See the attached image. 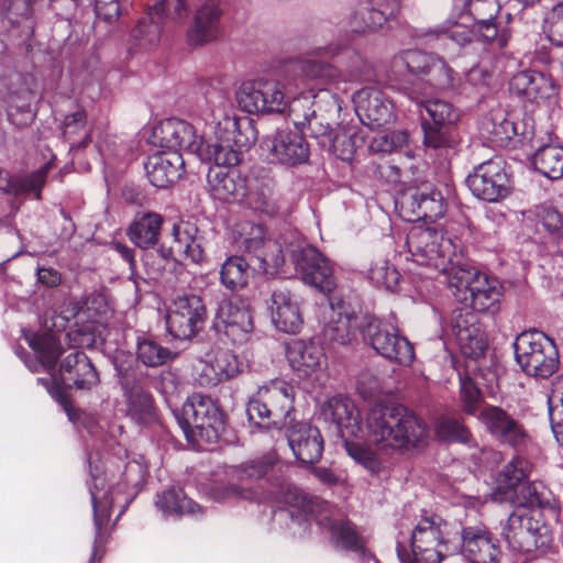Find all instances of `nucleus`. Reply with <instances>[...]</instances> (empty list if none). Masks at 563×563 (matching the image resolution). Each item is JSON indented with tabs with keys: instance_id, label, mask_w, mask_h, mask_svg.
Returning a JSON list of instances; mask_svg holds the SVG:
<instances>
[{
	"instance_id": "1",
	"label": "nucleus",
	"mask_w": 563,
	"mask_h": 563,
	"mask_svg": "<svg viewBox=\"0 0 563 563\" xmlns=\"http://www.w3.org/2000/svg\"><path fill=\"white\" fill-rule=\"evenodd\" d=\"M525 464L523 460L516 457L505 465L492 499L517 507L507 520L504 537L514 551L531 553L547 548L551 538L548 528L534 520L530 514L529 508L539 505L540 498L534 485L523 483L527 477Z\"/></svg>"
},
{
	"instance_id": "2",
	"label": "nucleus",
	"mask_w": 563,
	"mask_h": 563,
	"mask_svg": "<svg viewBox=\"0 0 563 563\" xmlns=\"http://www.w3.org/2000/svg\"><path fill=\"white\" fill-rule=\"evenodd\" d=\"M366 431L368 441L387 455L418 446L428 434L427 424L413 412L383 404L367 412Z\"/></svg>"
},
{
	"instance_id": "3",
	"label": "nucleus",
	"mask_w": 563,
	"mask_h": 563,
	"mask_svg": "<svg viewBox=\"0 0 563 563\" xmlns=\"http://www.w3.org/2000/svg\"><path fill=\"white\" fill-rule=\"evenodd\" d=\"M300 98H317L319 101L328 103L327 113L330 115L339 114L342 109V100L327 89L320 88L318 95L294 96V92L286 85L276 79L258 78L252 81L243 82L236 91V101L239 107L247 113H273L283 112L294 100Z\"/></svg>"
},
{
	"instance_id": "4",
	"label": "nucleus",
	"mask_w": 563,
	"mask_h": 563,
	"mask_svg": "<svg viewBox=\"0 0 563 563\" xmlns=\"http://www.w3.org/2000/svg\"><path fill=\"white\" fill-rule=\"evenodd\" d=\"M406 245L413 262L443 274L448 282L453 272L467 263L459 241L435 228L412 227L407 234Z\"/></svg>"
},
{
	"instance_id": "5",
	"label": "nucleus",
	"mask_w": 563,
	"mask_h": 563,
	"mask_svg": "<svg viewBox=\"0 0 563 563\" xmlns=\"http://www.w3.org/2000/svg\"><path fill=\"white\" fill-rule=\"evenodd\" d=\"M289 120L295 128L309 130V135L331 155L342 161L352 159L356 150L355 135L341 126L333 129L309 98L292 101Z\"/></svg>"
},
{
	"instance_id": "6",
	"label": "nucleus",
	"mask_w": 563,
	"mask_h": 563,
	"mask_svg": "<svg viewBox=\"0 0 563 563\" xmlns=\"http://www.w3.org/2000/svg\"><path fill=\"white\" fill-rule=\"evenodd\" d=\"M295 389L283 379H273L258 387L249 399L246 415L250 422L266 429L286 428L294 411Z\"/></svg>"
},
{
	"instance_id": "7",
	"label": "nucleus",
	"mask_w": 563,
	"mask_h": 563,
	"mask_svg": "<svg viewBox=\"0 0 563 563\" xmlns=\"http://www.w3.org/2000/svg\"><path fill=\"white\" fill-rule=\"evenodd\" d=\"M174 416L189 442L214 443L224 431V416L217 402L207 395L195 393Z\"/></svg>"
},
{
	"instance_id": "8",
	"label": "nucleus",
	"mask_w": 563,
	"mask_h": 563,
	"mask_svg": "<svg viewBox=\"0 0 563 563\" xmlns=\"http://www.w3.org/2000/svg\"><path fill=\"white\" fill-rule=\"evenodd\" d=\"M232 242L241 251L252 256L253 271L274 275L285 263L280 244L267 236L261 223L238 222L232 231Z\"/></svg>"
},
{
	"instance_id": "9",
	"label": "nucleus",
	"mask_w": 563,
	"mask_h": 563,
	"mask_svg": "<svg viewBox=\"0 0 563 563\" xmlns=\"http://www.w3.org/2000/svg\"><path fill=\"white\" fill-rule=\"evenodd\" d=\"M89 471L91 476V485L89 492L91 496V504L93 509V522L96 528L95 547L101 542V529L107 525L110 511L115 500V497L123 492L128 486V479L124 483L114 482L115 476L110 471L112 461L107 459L102 462L101 457L96 454H90ZM97 555V550H93L90 563Z\"/></svg>"
},
{
	"instance_id": "10",
	"label": "nucleus",
	"mask_w": 563,
	"mask_h": 563,
	"mask_svg": "<svg viewBox=\"0 0 563 563\" xmlns=\"http://www.w3.org/2000/svg\"><path fill=\"white\" fill-rule=\"evenodd\" d=\"M514 350L517 363L528 376L544 379L559 368L558 347L554 341L541 331L520 333L514 342Z\"/></svg>"
},
{
	"instance_id": "11",
	"label": "nucleus",
	"mask_w": 563,
	"mask_h": 563,
	"mask_svg": "<svg viewBox=\"0 0 563 563\" xmlns=\"http://www.w3.org/2000/svg\"><path fill=\"white\" fill-rule=\"evenodd\" d=\"M438 517L421 518L410 533L409 544L398 540L397 555L401 563H440L446 545Z\"/></svg>"
},
{
	"instance_id": "12",
	"label": "nucleus",
	"mask_w": 563,
	"mask_h": 563,
	"mask_svg": "<svg viewBox=\"0 0 563 563\" xmlns=\"http://www.w3.org/2000/svg\"><path fill=\"white\" fill-rule=\"evenodd\" d=\"M449 286L454 289L453 294L460 301L468 302L473 310L490 311L497 310L501 292L498 283L489 279L468 263L463 268L453 272L449 279Z\"/></svg>"
},
{
	"instance_id": "13",
	"label": "nucleus",
	"mask_w": 563,
	"mask_h": 563,
	"mask_svg": "<svg viewBox=\"0 0 563 563\" xmlns=\"http://www.w3.org/2000/svg\"><path fill=\"white\" fill-rule=\"evenodd\" d=\"M391 71L395 76L426 80L439 89H445L453 82V69L445 60L420 49H404L395 55Z\"/></svg>"
},
{
	"instance_id": "14",
	"label": "nucleus",
	"mask_w": 563,
	"mask_h": 563,
	"mask_svg": "<svg viewBox=\"0 0 563 563\" xmlns=\"http://www.w3.org/2000/svg\"><path fill=\"white\" fill-rule=\"evenodd\" d=\"M361 328L364 339L383 357L399 365L408 366L412 363L413 346L391 321L365 317Z\"/></svg>"
},
{
	"instance_id": "15",
	"label": "nucleus",
	"mask_w": 563,
	"mask_h": 563,
	"mask_svg": "<svg viewBox=\"0 0 563 563\" xmlns=\"http://www.w3.org/2000/svg\"><path fill=\"white\" fill-rule=\"evenodd\" d=\"M188 14L187 0H155L146 16L142 18L133 30L132 38L140 48L154 47L161 40L163 19L180 23Z\"/></svg>"
},
{
	"instance_id": "16",
	"label": "nucleus",
	"mask_w": 563,
	"mask_h": 563,
	"mask_svg": "<svg viewBox=\"0 0 563 563\" xmlns=\"http://www.w3.org/2000/svg\"><path fill=\"white\" fill-rule=\"evenodd\" d=\"M289 256L305 284L322 294H330L335 288L332 266L314 246L297 243L291 245Z\"/></svg>"
},
{
	"instance_id": "17",
	"label": "nucleus",
	"mask_w": 563,
	"mask_h": 563,
	"mask_svg": "<svg viewBox=\"0 0 563 563\" xmlns=\"http://www.w3.org/2000/svg\"><path fill=\"white\" fill-rule=\"evenodd\" d=\"M213 329L234 344L246 342L254 330L250 305L240 298H222L218 302Z\"/></svg>"
},
{
	"instance_id": "18",
	"label": "nucleus",
	"mask_w": 563,
	"mask_h": 563,
	"mask_svg": "<svg viewBox=\"0 0 563 563\" xmlns=\"http://www.w3.org/2000/svg\"><path fill=\"white\" fill-rule=\"evenodd\" d=\"M206 314V307L200 297H179L166 313L167 332L174 339L190 340L202 329Z\"/></svg>"
},
{
	"instance_id": "19",
	"label": "nucleus",
	"mask_w": 563,
	"mask_h": 563,
	"mask_svg": "<svg viewBox=\"0 0 563 563\" xmlns=\"http://www.w3.org/2000/svg\"><path fill=\"white\" fill-rule=\"evenodd\" d=\"M465 183L476 198L488 202L503 200L510 190L509 176L500 159H488L477 165Z\"/></svg>"
},
{
	"instance_id": "20",
	"label": "nucleus",
	"mask_w": 563,
	"mask_h": 563,
	"mask_svg": "<svg viewBox=\"0 0 563 563\" xmlns=\"http://www.w3.org/2000/svg\"><path fill=\"white\" fill-rule=\"evenodd\" d=\"M400 217L408 222L419 220L434 221L445 212L444 199L439 190L430 185L409 188L397 199Z\"/></svg>"
},
{
	"instance_id": "21",
	"label": "nucleus",
	"mask_w": 563,
	"mask_h": 563,
	"mask_svg": "<svg viewBox=\"0 0 563 563\" xmlns=\"http://www.w3.org/2000/svg\"><path fill=\"white\" fill-rule=\"evenodd\" d=\"M201 137L197 136L195 128L180 119L170 118L155 124L148 135V143L155 147L166 148L168 151L183 150L188 154L202 155L199 147Z\"/></svg>"
},
{
	"instance_id": "22",
	"label": "nucleus",
	"mask_w": 563,
	"mask_h": 563,
	"mask_svg": "<svg viewBox=\"0 0 563 563\" xmlns=\"http://www.w3.org/2000/svg\"><path fill=\"white\" fill-rule=\"evenodd\" d=\"M319 416L341 438H357L361 433V418L352 399L343 394L328 397L319 407Z\"/></svg>"
},
{
	"instance_id": "23",
	"label": "nucleus",
	"mask_w": 563,
	"mask_h": 563,
	"mask_svg": "<svg viewBox=\"0 0 563 563\" xmlns=\"http://www.w3.org/2000/svg\"><path fill=\"white\" fill-rule=\"evenodd\" d=\"M353 101L360 121L371 129L387 126L396 120L391 101L376 87L362 88Z\"/></svg>"
},
{
	"instance_id": "24",
	"label": "nucleus",
	"mask_w": 563,
	"mask_h": 563,
	"mask_svg": "<svg viewBox=\"0 0 563 563\" xmlns=\"http://www.w3.org/2000/svg\"><path fill=\"white\" fill-rule=\"evenodd\" d=\"M296 130H278L265 141L272 162L295 167L309 161V144L302 135L306 129L296 128Z\"/></svg>"
},
{
	"instance_id": "25",
	"label": "nucleus",
	"mask_w": 563,
	"mask_h": 563,
	"mask_svg": "<svg viewBox=\"0 0 563 563\" xmlns=\"http://www.w3.org/2000/svg\"><path fill=\"white\" fill-rule=\"evenodd\" d=\"M451 331L464 356L477 358L487 349V336L478 324L477 316L467 309L454 310Z\"/></svg>"
},
{
	"instance_id": "26",
	"label": "nucleus",
	"mask_w": 563,
	"mask_h": 563,
	"mask_svg": "<svg viewBox=\"0 0 563 563\" xmlns=\"http://www.w3.org/2000/svg\"><path fill=\"white\" fill-rule=\"evenodd\" d=\"M463 3V9L475 22L477 33L484 41L495 43L499 48L505 47L510 38L506 29H499L494 22L499 12L496 0H455Z\"/></svg>"
},
{
	"instance_id": "27",
	"label": "nucleus",
	"mask_w": 563,
	"mask_h": 563,
	"mask_svg": "<svg viewBox=\"0 0 563 563\" xmlns=\"http://www.w3.org/2000/svg\"><path fill=\"white\" fill-rule=\"evenodd\" d=\"M199 90L212 117V124L218 123L219 130L223 125L224 130L232 131L238 122L231 113L232 106L225 81L221 77H208L200 81Z\"/></svg>"
},
{
	"instance_id": "28",
	"label": "nucleus",
	"mask_w": 563,
	"mask_h": 563,
	"mask_svg": "<svg viewBox=\"0 0 563 563\" xmlns=\"http://www.w3.org/2000/svg\"><path fill=\"white\" fill-rule=\"evenodd\" d=\"M478 419L486 430L504 444L516 448L526 444L528 440V434L523 427L499 407H484L479 412Z\"/></svg>"
},
{
	"instance_id": "29",
	"label": "nucleus",
	"mask_w": 563,
	"mask_h": 563,
	"mask_svg": "<svg viewBox=\"0 0 563 563\" xmlns=\"http://www.w3.org/2000/svg\"><path fill=\"white\" fill-rule=\"evenodd\" d=\"M398 13V4L383 0H358L350 16L354 33L365 34L377 31Z\"/></svg>"
},
{
	"instance_id": "30",
	"label": "nucleus",
	"mask_w": 563,
	"mask_h": 563,
	"mask_svg": "<svg viewBox=\"0 0 563 563\" xmlns=\"http://www.w3.org/2000/svg\"><path fill=\"white\" fill-rule=\"evenodd\" d=\"M460 554L465 563H499L501 552L486 530L466 527L461 532Z\"/></svg>"
},
{
	"instance_id": "31",
	"label": "nucleus",
	"mask_w": 563,
	"mask_h": 563,
	"mask_svg": "<svg viewBox=\"0 0 563 563\" xmlns=\"http://www.w3.org/2000/svg\"><path fill=\"white\" fill-rule=\"evenodd\" d=\"M286 428L287 441L296 459L302 464L318 462L323 452V440L319 429L307 422H296Z\"/></svg>"
},
{
	"instance_id": "32",
	"label": "nucleus",
	"mask_w": 563,
	"mask_h": 563,
	"mask_svg": "<svg viewBox=\"0 0 563 563\" xmlns=\"http://www.w3.org/2000/svg\"><path fill=\"white\" fill-rule=\"evenodd\" d=\"M221 15L220 0H205L187 31L188 43L200 46L216 41L221 34Z\"/></svg>"
},
{
	"instance_id": "33",
	"label": "nucleus",
	"mask_w": 563,
	"mask_h": 563,
	"mask_svg": "<svg viewBox=\"0 0 563 563\" xmlns=\"http://www.w3.org/2000/svg\"><path fill=\"white\" fill-rule=\"evenodd\" d=\"M144 167L154 187L166 188L181 177L185 159L178 151L158 152L147 157Z\"/></svg>"
},
{
	"instance_id": "34",
	"label": "nucleus",
	"mask_w": 563,
	"mask_h": 563,
	"mask_svg": "<svg viewBox=\"0 0 563 563\" xmlns=\"http://www.w3.org/2000/svg\"><path fill=\"white\" fill-rule=\"evenodd\" d=\"M268 309L277 330L285 333L299 332L302 325L301 313L297 300L287 288L278 287L272 291Z\"/></svg>"
},
{
	"instance_id": "35",
	"label": "nucleus",
	"mask_w": 563,
	"mask_h": 563,
	"mask_svg": "<svg viewBox=\"0 0 563 563\" xmlns=\"http://www.w3.org/2000/svg\"><path fill=\"white\" fill-rule=\"evenodd\" d=\"M509 89L534 102L550 101L558 96V86L553 78L537 70H522L515 74L509 81Z\"/></svg>"
},
{
	"instance_id": "36",
	"label": "nucleus",
	"mask_w": 563,
	"mask_h": 563,
	"mask_svg": "<svg viewBox=\"0 0 563 563\" xmlns=\"http://www.w3.org/2000/svg\"><path fill=\"white\" fill-rule=\"evenodd\" d=\"M210 195L220 201H242L246 196L247 180L236 169L210 166L207 174Z\"/></svg>"
},
{
	"instance_id": "37",
	"label": "nucleus",
	"mask_w": 563,
	"mask_h": 563,
	"mask_svg": "<svg viewBox=\"0 0 563 563\" xmlns=\"http://www.w3.org/2000/svg\"><path fill=\"white\" fill-rule=\"evenodd\" d=\"M236 129L238 124L229 132L223 129V125L219 130L218 123L214 124V135L217 141L212 144H206L201 137L199 147H201V152H205L207 155L206 157L202 155L195 156L201 162H213V166H219L222 169H235L234 167L241 161V153L232 144Z\"/></svg>"
},
{
	"instance_id": "38",
	"label": "nucleus",
	"mask_w": 563,
	"mask_h": 563,
	"mask_svg": "<svg viewBox=\"0 0 563 563\" xmlns=\"http://www.w3.org/2000/svg\"><path fill=\"white\" fill-rule=\"evenodd\" d=\"M60 375L65 384H73L76 389L90 390L99 384V375L84 352L68 354L60 365Z\"/></svg>"
},
{
	"instance_id": "39",
	"label": "nucleus",
	"mask_w": 563,
	"mask_h": 563,
	"mask_svg": "<svg viewBox=\"0 0 563 563\" xmlns=\"http://www.w3.org/2000/svg\"><path fill=\"white\" fill-rule=\"evenodd\" d=\"M276 499L289 505V509H278L274 512L276 519L289 517L292 522L301 525L313 517V503L296 486L285 479L278 485L275 492Z\"/></svg>"
},
{
	"instance_id": "40",
	"label": "nucleus",
	"mask_w": 563,
	"mask_h": 563,
	"mask_svg": "<svg viewBox=\"0 0 563 563\" xmlns=\"http://www.w3.org/2000/svg\"><path fill=\"white\" fill-rule=\"evenodd\" d=\"M328 321L323 328V335L331 342L349 344L356 334L357 318L350 313L343 301H330Z\"/></svg>"
},
{
	"instance_id": "41",
	"label": "nucleus",
	"mask_w": 563,
	"mask_h": 563,
	"mask_svg": "<svg viewBox=\"0 0 563 563\" xmlns=\"http://www.w3.org/2000/svg\"><path fill=\"white\" fill-rule=\"evenodd\" d=\"M286 357L299 377H308L321 367L324 355L318 344L294 340L287 345Z\"/></svg>"
},
{
	"instance_id": "42",
	"label": "nucleus",
	"mask_w": 563,
	"mask_h": 563,
	"mask_svg": "<svg viewBox=\"0 0 563 563\" xmlns=\"http://www.w3.org/2000/svg\"><path fill=\"white\" fill-rule=\"evenodd\" d=\"M274 187V180L268 175L254 177L247 180L244 199L254 211L273 217L279 210Z\"/></svg>"
},
{
	"instance_id": "43",
	"label": "nucleus",
	"mask_w": 563,
	"mask_h": 563,
	"mask_svg": "<svg viewBox=\"0 0 563 563\" xmlns=\"http://www.w3.org/2000/svg\"><path fill=\"white\" fill-rule=\"evenodd\" d=\"M128 416L139 424L155 420V408L152 395L137 382H123Z\"/></svg>"
},
{
	"instance_id": "44",
	"label": "nucleus",
	"mask_w": 563,
	"mask_h": 563,
	"mask_svg": "<svg viewBox=\"0 0 563 563\" xmlns=\"http://www.w3.org/2000/svg\"><path fill=\"white\" fill-rule=\"evenodd\" d=\"M423 145L440 153L455 152L461 143V134L456 125H437L424 118L421 119Z\"/></svg>"
},
{
	"instance_id": "45",
	"label": "nucleus",
	"mask_w": 563,
	"mask_h": 563,
	"mask_svg": "<svg viewBox=\"0 0 563 563\" xmlns=\"http://www.w3.org/2000/svg\"><path fill=\"white\" fill-rule=\"evenodd\" d=\"M24 338L30 347L38 356V366L45 367L48 371L53 369L58 357L63 353L60 340L56 336V334L52 332H45L42 334L24 332ZM27 366L32 371H37V365L34 367L31 365Z\"/></svg>"
},
{
	"instance_id": "46",
	"label": "nucleus",
	"mask_w": 563,
	"mask_h": 563,
	"mask_svg": "<svg viewBox=\"0 0 563 563\" xmlns=\"http://www.w3.org/2000/svg\"><path fill=\"white\" fill-rule=\"evenodd\" d=\"M155 506L165 517L196 516L201 512L199 505L188 498L179 487H172L158 493Z\"/></svg>"
},
{
	"instance_id": "47",
	"label": "nucleus",
	"mask_w": 563,
	"mask_h": 563,
	"mask_svg": "<svg viewBox=\"0 0 563 563\" xmlns=\"http://www.w3.org/2000/svg\"><path fill=\"white\" fill-rule=\"evenodd\" d=\"M163 218L154 212L136 214L129 228L130 240L141 249L156 244L161 232Z\"/></svg>"
},
{
	"instance_id": "48",
	"label": "nucleus",
	"mask_w": 563,
	"mask_h": 563,
	"mask_svg": "<svg viewBox=\"0 0 563 563\" xmlns=\"http://www.w3.org/2000/svg\"><path fill=\"white\" fill-rule=\"evenodd\" d=\"M318 523L328 529L338 549L364 553V542L350 521L323 517L318 519Z\"/></svg>"
},
{
	"instance_id": "49",
	"label": "nucleus",
	"mask_w": 563,
	"mask_h": 563,
	"mask_svg": "<svg viewBox=\"0 0 563 563\" xmlns=\"http://www.w3.org/2000/svg\"><path fill=\"white\" fill-rule=\"evenodd\" d=\"M493 68L488 60L482 59L478 64L472 66L464 73L463 77L454 78L452 86L445 89H452L461 95L472 96L486 88L492 79Z\"/></svg>"
},
{
	"instance_id": "50",
	"label": "nucleus",
	"mask_w": 563,
	"mask_h": 563,
	"mask_svg": "<svg viewBox=\"0 0 563 563\" xmlns=\"http://www.w3.org/2000/svg\"><path fill=\"white\" fill-rule=\"evenodd\" d=\"M534 168L551 180L563 179V146L544 145L532 156Z\"/></svg>"
},
{
	"instance_id": "51",
	"label": "nucleus",
	"mask_w": 563,
	"mask_h": 563,
	"mask_svg": "<svg viewBox=\"0 0 563 563\" xmlns=\"http://www.w3.org/2000/svg\"><path fill=\"white\" fill-rule=\"evenodd\" d=\"M255 263H249L243 256L233 255L225 260L221 266L220 279L230 290L244 288L250 279Z\"/></svg>"
},
{
	"instance_id": "52",
	"label": "nucleus",
	"mask_w": 563,
	"mask_h": 563,
	"mask_svg": "<svg viewBox=\"0 0 563 563\" xmlns=\"http://www.w3.org/2000/svg\"><path fill=\"white\" fill-rule=\"evenodd\" d=\"M373 68L371 64L357 52L346 49L343 52L342 68L339 69V84L371 80Z\"/></svg>"
},
{
	"instance_id": "53",
	"label": "nucleus",
	"mask_w": 563,
	"mask_h": 563,
	"mask_svg": "<svg viewBox=\"0 0 563 563\" xmlns=\"http://www.w3.org/2000/svg\"><path fill=\"white\" fill-rule=\"evenodd\" d=\"M195 228L189 224H175L173 227V238L175 250L179 255L194 263H200L203 258V251L199 241L194 236Z\"/></svg>"
},
{
	"instance_id": "54",
	"label": "nucleus",
	"mask_w": 563,
	"mask_h": 563,
	"mask_svg": "<svg viewBox=\"0 0 563 563\" xmlns=\"http://www.w3.org/2000/svg\"><path fill=\"white\" fill-rule=\"evenodd\" d=\"M295 69L301 76L302 82L316 80L321 85L339 84V69L327 63L303 59L296 64Z\"/></svg>"
},
{
	"instance_id": "55",
	"label": "nucleus",
	"mask_w": 563,
	"mask_h": 563,
	"mask_svg": "<svg viewBox=\"0 0 563 563\" xmlns=\"http://www.w3.org/2000/svg\"><path fill=\"white\" fill-rule=\"evenodd\" d=\"M136 355L144 365L156 367L173 360L176 354L152 338L143 336L137 339Z\"/></svg>"
},
{
	"instance_id": "56",
	"label": "nucleus",
	"mask_w": 563,
	"mask_h": 563,
	"mask_svg": "<svg viewBox=\"0 0 563 563\" xmlns=\"http://www.w3.org/2000/svg\"><path fill=\"white\" fill-rule=\"evenodd\" d=\"M418 107L428 113L431 124L455 125L460 119L459 110L442 99H427L419 102Z\"/></svg>"
},
{
	"instance_id": "57",
	"label": "nucleus",
	"mask_w": 563,
	"mask_h": 563,
	"mask_svg": "<svg viewBox=\"0 0 563 563\" xmlns=\"http://www.w3.org/2000/svg\"><path fill=\"white\" fill-rule=\"evenodd\" d=\"M485 130L489 140L498 146H507L518 135V124L505 117L504 113H496L485 123Z\"/></svg>"
},
{
	"instance_id": "58",
	"label": "nucleus",
	"mask_w": 563,
	"mask_h": 563,
	"mask_svg": "<svg viewBox=\"0 0 563 563\" xmlns=\"http://www.w3.org/2000/svg\"><path fill=\"white\" fill-rule=\"evenodd\" d=\"M368 279L378 288L394 291L399 282L400 274L387 260L374 261L367 272Z\"/></svg>"
},
{
	"instance_id": "59",
	"label": "nucleus",
	"mask_w": 563,
	"mask_h": 563,
	"mask_svg": "<svg viewBox=\"0 0 563 563\" xmlns=\"http://www.w3.org/2000/svg\"><path fill=\"white\" fill-rule=\"evenodd\" d=\"M31 92L22 91L20 95H12L8 101V118L18 125L23 126L33 120V112L31 110Z\"/></svg>"
},
{
	"instance_id": "60",
	"label": "nucleus",
	"mask_w": 563,
	"mask_h": 563,
	"mask_svg": "<svg viewBox=\"0 0 563 563\" xmlns=\"http://www.w3.org/2000/svg\"><path fill=\"white\" fill-rule=\"evenodd\" d=\"M344 448L349 456L363 465L372 473H378L382 470V463L375 452L361 442L353 441L354 438H342Z\"/></svg>"
},
{
	"instance_id": "61",
	"label": "nucleus",
	"mask_w": 563,
	"mask_h": 563,
	"mask_svg": "<svg viewBox=\"0 0 563 563\" xmlns=\"http://www.w3.org/2000/svg\"><path fill=\"white\" fill-rule=\"evenodd\" d=\"M438 435L446 441L468 443L471 439L470 430L457 419L446 417L442 418L437 424Z\"/></svg>"
},
{
	"instance_id": "62",
	"label": "nucleus",
	"mask_w": 563,
	"mask_h": 563,
	"mask_svg": "<svg viewBox=\"0 0 563 563\" xmlns=\"http://www.w3.org/2000/svg\"><path fill=\"white\" fill-rule=\"evenodd\" d=\"M277 463V454L269 451L261 459L250 461L240 466V478H261L265 476L271 468Z\"/></svg>"
},
{
	"instance_id": "63",
	"label": "nucleus",
	"mask_w": 563,
	"mask_h": 563,
	"mask_svg": "<svg viewBox=\"0 0 563 563\" xmlns=\"http://www.w3.org/2000/svg\"><path fill=\"white\" fill-rule=\"evenodd\" d=\"M213 362L216 363L219 375L222 376L224 380L235 377L242 371V363L239 361L238 356L229 350L218 351L213 357Z\"/></svg>"
},
{
	"instance_id": "64",
	"label": "nucleus",
	"mask_w": 563,
	"mask_h": 563,
	"mask_svg": "<svg viewBox=\"0 0 563 563\" xmlns=\"http://www.w3.org/2000/svg\"><path fill=\"white\" fill-rule=\"evenodd\" d=\"M545 24L551 43L563 46V2L552 8L547 15Z\"/></svg>"
}]
</instances>
